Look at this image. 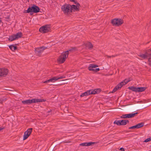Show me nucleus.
Here are the masks:
<instances>
[{
	"label": "nucleus",
	"instance_id": "c9c22d12",
	"mask_svg": "<svg viewBox=\"0 0 151 151\" xmlns=\"http://www.w3.org/2000/svg\"><path fill=\"white\" fill-rule=\"evenodd\" d=\"M100 70V69L99 68H96V69H95V70H94V72H98Z\"/></svg>",
	"mask_w": 151,
	"mask_h": 151
},
{
	"label": "nucleus",
	"instance_id": "4c0bfd02",
	"mask_svg": "<svg viewBox=\"0 0 151 151\" xmlns=\"http://www.w3.org/2000/svg\"><path fill=\"white\" fill-rule=\"evenodd\" d=\"M120 150L122 151H124V149L123 147L121 148Z\"/></svg>",
	"mask_w": 151,
	"mask_h": 151
},
{
	"label": "nucleus",
	"instance_id": "49530a36",
	"mask_svg": "<svg viewBox=\"0 0 151 151\" xmlns=\"http://www.w3.org/2000/svg\"><path fill=\"white\" fill-rule=\"evenodd\" d=\"M108 57H109V58H111V56H108Z\"/></svg>",
	"mask_w": 151,
	"mask_h": 151
},
{
	"label": "nucleus",
	"instance_id": "f03ea898",
	"mask_svg": "<svg viewBox=\"0 0 151 151\" xmlns=\"http://www.w3.org/2000/svg\"><path fill=\"white\" fill-rule=\"evenodd\" d=\"M71 8L70 5L65 4L61 6V9L65 14L68 15L71 13Z\"/></svg>",
	"mask_w": 151,
	"mask_h": 151
},
{
	"label": "nucleus",
	"instance_id": "aec40b11",
	"mask_svg": "<svg viewBox=\"0 0 151 151\" xmlns=\"http://www.w3.org/2000/svg\"><path fill=\"white\" fill-rule=\"evenodd\" d=\"M129 121L127 119H123L121 120V125H125L129 123Z\"/></svg>",
	"mask_w": 151,
	"mask_h": 151
},
{
	"label": "nucleus",
	"instance_id": "b1692460",
	"mask_svg": "<svg viewBox=\"0 0 151 151\" xmlns=\"http://www.w3.org/2000/svg\"><path fill=\"white\" fill-rule=\"evenodd\" d=\"M129 89L135 92H137V87H135L134 86H132L129 87Z\"/></svg>",
	"mask_w": 151,
	"mask_h": 151
},
{
	"label": "nucleus",
	"instance_id": "473e14b6",
	"mask_svg": "<svg viewBox=\"0 0 151 151\" xmlns=\"http://www.w3.org/2000/svg\"><path fill=\"white\" fill-rule=\"evenodd\" d=\"M87 142H84L80 144V145L83 146H87Z\"/></svg>",
	"mask_w": 151,
	"mask_h": 151
},
{
	"label": "nucleus",
	"instance_id": "2f4dec72",
	"mask_svg": "<svg viewBox=\"0 0 151 151\" xmlns=\"http://www.w3.org/2000/svg\"><path fill=\"white\" fill-rule=\"evenodd\" d=\"M151 141V137L147 138L144 141L145 142H147Z\"/></svg>",
	"mask_w": 151,
	"mask_h": 151
},
{
	"label": "nucleus",
	"instance_id": "5701e85b",
	"mask_svg": "<svg viewBox=\"0 0 151 151\" xmlns=\"http://www.w3.org/2000/svg\"><path fill=\"white\" fill-rule=\"evenodd\" d=\"M15 36L14 35H13L9 37V40L10 41H12L14 40H17L15 38Z\"/></svg>",
	"mask_w": 151,
	"mask_h": 151
},
{
	"label": "nucleus",
	"instance_id": "f704fd0d",
	"mask_svg": "<svg viewBox=\"0 0 151 151\" xmlns=\"http://www.w3.org/2000/svg\"><path fill=\"white\" fill-rule=\"evenodd\" d=\"M74 2V4H76V5H78L80 6V4L78 2L76 1L75 0H74V1H73Z\"/></svg>",
	"mask_w": 151,
	"mask_h": 151
},
{
	"label": "nucleus",
	"instance_id": "9d476101",
	"mask_svg": "<svg viewBox=\"0 0 151 151\" xmlns=\"http://www.w3.org/2000/svg\"><path fill=\"white\" fill-rule=\"evenodd\" d=\"M8 73V70L4 68H0V78L5 77Z\"/></svg>",
	"mask_w": 151,
	"mask_h": 151
},
{
	"label": "nucleus",
	"instance_id": "58836bf2",
	"mask_svg": "<svg viewBox=\"0 0 151 151\" xmlns=\"http://www.w3.org/2000/svg\"><path fill=\"white\" fill-rule=\"evenodd\" d=\"M4 128V127H0V131L3 130Z\"/></svg>",
	"mask_w": 151,
	"mask_h": 151
},
{
	"label": "nucleus",
	"instance_id": "cd10ccee",
	"mask_svg": "<svg viewBox=\"0 0 151 151\" xmlns=\"http://www.w3.org/2000/svg\"><path fill=\"white\" fill-rule=\"evenodd\" d=\"M121 118L122 119L129 118V114L122 115L121 116Z\"/></svg>",
	"mask_w": 151,
	"mask_h": 151
},
{
	"label": "nucleus",
	"instance_id": "9b49d317",
	"mask_svg": "<svg viewBox=\"0 0 151 151\" xmlns=\"http://www.w3.org/2000/svg\"><path fill=\"white\" fill-rule=\"evenodd\" d=\"M71 13L78 11L79 9L80 6L78 5H71Z\"/></svg>",
	"mask_w": 151,
	"mask_h": 151
},
{
	"label": "nucleus",
	"instance_id": "ea45409f",
	"mask_svg": "<svg viewBox=\"0 0 151 151\" xmlns=\"http://www.w3.org/2000/svg\"><path fill=\"white\" fill-rule=\"evenodd\" d=\"M52 110H50L48 111H47V112L48 113H50V112L52 111Z\"/></svg>",
	"mask_w": 151,
	"mask_h": 151
},
{
	"label": "nucleus",
	"instance_id": "bb28decb",
	"mask_svg": "<svg viewBox=\"0 0 151 151\" xmlns=\"http://www.w3.org/2000/svg\"><path fill=\"white\" fill-rule=\"evenodd\" d=\"M138 114V112H136L134 113H131V114H129V118H132L134 117L137 114Z\"/></svg>",
	"mask_w": 151,
	"mask_h": 151
},
{
	"label": "nucleus",
	"instance_id": "72a5a7b5",
	"mask_svg": "<svg viewBox=\"0 0 151 151\" xmlns=\"http://www.w3.org/2000/svg\"><path fill=\"white\" fill-rule=\"evenodd\" d=\"M135 128H137V127L136 125L129 127V129H134Z\"/></svg>",
	"mask_w": 151,
	"mask_h": 151
},
{
	"label": "nucleus",
	"instance_id": "6ab92c4d",
	"mask_svg": "<svg viewBox=\"0 0 151 151\" xmlns=\"http://www.w3.org/2000/svg\"><path fill=\"white\" fill-rule=\"evenodd\" d=\"M14 35L15 36V38H16L17 40H18L19 38H21L23 35L22 33L21 32H18L16 34Z\"/></svg>",
	"mask_w": 151,
	"mask_h": 151
},
{
	"label": "nucleus",
	"instance_id": "1a4fd4ad",
	"mask_svg": "<svg viewBox=\"0 0 151 151\" xmlns=\"http://www.w3.org/2000/svg\"><path fill=\"white\" fill-rule=\"evenodd\" d=\"M32 130V128H30L27 129V130L25 131L23 136V139L24 140L26 139L31 134Z\"/></svg>",
	"mask_w": 151,
	"mask_h": 151
},
{
	"label": "nucleus",
	"instance_id": "f257e3e1",
	"mask_svg": "<svg viewBox=\"0 0 151 151\" xmlns=\"http://www.w3.org/2000/svg\"><path fill=\"white\" fill-rule=\"evenodd\" d=\"M45 101L43 99H28L22 101V102L23 104L29 105L33 103L45 102Z\"/></svg>",
	"mask_w": 151,
	"mask_h": 151
},
{
	"label": "nucleus",
	"instance_id": "dca6fc26",
	"mask_svg": "<svg viewBox=\"0 0 151 151\" xmlns=\"http://www.w3.org/2000/svg\"><path fill=\"white\" fill-rule=\"evenodd\" d=\"M132 80V79L131 78H129L127 79H125L124 81L121 82V83L122 85V86L123 85H125L128 82Z\"/></svg>",
	"mask_w": 151,
	"mask_h": 151
},
{
	"label": "nucleus",
	"instance_id": "c756f323",
	"mask_svg": "<svg viewBox=\"0 0 151 151\" xmlns=\"http://www.w3.org/2000/svg\"><path fill=\"white\" fill-rule=\"evenodd\" d=\"M32 12V6L31 7H29L27 10L26 11V12H28V13H29V12Z\"/></svg>",
	"mask_w": 151,
	"mask_h": 151
},
{
	"label": "nucleus",
	"instance_id": "a18cd8bd",
	"mask_svg": "<svg viewBox=\"0 0 151 151\" xmlns=\"http://www.w3.org/2000/svg\"><path fill=\"white\" fill-rule=\"evenodd\" d=\"M115 56H114V55H112V57H114Z\"/></svg>",
	"mask_w": 151,
	"mask_h": 151
},
{
	"label": "nucleus",
	"instance_id": "ddd939ff",
	"mask_svg": "<svg viewBox=\"0 0 151 151\" xmlns=\"http://www.w3.org/2000/svg\"><path fill=\"white\" fill-rule=\"evenodd\" d=\"M98 67L97 65L94 64H90L88 67V69L89 71H94V68Z\"/></svg>",
	"mask_w": 151,
	"mask_h": 151
},
{
	"label": "nucleus",
	"instance_id": "a211bd4d",
	"mask_svg": "<svg viewBox=\"0 0 151 151\" xmlns=\"http://www.w3.org/2000/svg\"><path fill=\"white\" fill-rule=\"evenodd\" d=\"M90 94H91V91L90 90H89L82 93L80 96L81 97H83L84 96L89 95Z\"/></svg>",
	"mask_w": 151,
	"mask_h": 151
},
{
	"label": "nucleus",
	"instance_id": "e433bc0d",
	"mask_svg": "<svg viewBox=\"0 0 151 151\" xmlns=\"http://www.w3.org/2000/svg\"><path fill=\"white\" fill-rule=\"evenodd\" d=\"M148 61L149 62V64L151 65V58H149L148 59Z\"/></svg>",
	"mask_w": 151,
	"mask_h": 151
},
{
	"label": "nucleus",
	"instance_id": "393cba45",
	"mask_svg": "<svg viewBox=\"0 0 151 151\" xmlns=\"http://www.w3.org/2000/svg\"><path fill=\"white\" fill-rule=\"evenodd\" d=\"M86 45V47H87L88 49H91L93 47L92 45L90 42H88L87 43Z\"/></svg>",
	"mask_w": 151,
	"mask_h": 151
},
{
	"label": "nucleus",
	"instance_id": "423d86ee",
	"mask_svg": "<svg viewBox=\"0 0 151 151\" xmlns=\"http://www.w3.org/2000/svg\"><path fill=\"white\" fill-rule=\"evenodd\" d=\"M65 78V76H61L59 77L55 76L52 78L44 82V83H47L50 82H54L58 79H63Z\"/></svg>",
	"mask_w": 151,
	"mask_h": 151
},
{
	"label": "nucleus",
	"instance_id": "412c9836",
	"mask_svg": "<svg viewBox=\"0 0 151 151\" xmlns=\"http://www.w3.org/2000/svg\"><path fill=\"white\" fill-rule=\"evenodd\" d=\"M16 44L15 45H12L9 46V47L12 51H14L17 49V47L15 45H16Z\"/></svg>",
	"mask_w": 151,
	"mask_h": 151
},
{
	"label": "nucleus",
	"instance_id": "39448f33",
	"mask_svg": "<svg viewBox=\"0 0 151 151\" xmlns=\"http://www.w3.org/2000/svg\"><path fill=\"white\" fill-rule=\"evenodd\" d=\"M50 30V25L46 24L41 27L39 29V31L42 33H46L49 32Z\"/></svg>",
	"mask_w": 151,
	"mask_h": 151
},
{
	"label": "nucleus",
	"instance_id": "a19ab883",
	"mask_svg": "<svg viewBox=\"0 0 151 151\" xmlns=\"http://www.w3.org/2000/svg\"><path fill=\"white\" fill-rule=\"evenodd\" d=\"M3 100V99L2 100H0V103H2V101Z\"/></svg>",
	"mask_w": 151,
	"mask_h": 151
},
{
	"label": "nucleus",
	"instance_id": "7c9ffc66",
	"mask_svg": "<svg viewBox=\"0 0 151 151\" xmlns=\"http://www.w3.org/2000/svg\"><path fill=\"white\" fill-rule=\"evenodd\" d=\"M95 143V142H87V146H92Z\"/></svg>",
	"mask_w": 151,
	"mask_h": 151
},
{
	"label": "nucleus",
	"instance_id": "20e7f679",
	"mask_svg": "<svg viewBox=\"0 0 151 151\" xmlns=\"http://www.w3.org/2000/svg\"><path fill=\"white\" fill-rule=\"evenodd\" d=\"M138 56L144 59H147L151 57V50H147L145 54L140 53Z\"/></svg>",
	"mask_w": 151,
	"mask_h": 151
},
{
	"label": "nucleus",
	"instance_id": "37998d69",
	"mask_svg": "<svg viewBox=\"0 0 151 151\" xmlns=\"http://www.w3.org/2000/svg\"><path fill=\"white\" fill-rule=\"evenodd\" d=\"M69 0L72 2L74 1V0Z\"/></svg>",
	"mask_w": 151,
	"mask_h": 151
},
{
	"label": "nucleus",
	"instance_id": "4468645a",
	"mask_svg": "<svg viewBox=\"0 0 151 151\" xmlns=\"http://www.w3.org/2000/svg\"><path fill=\"white\" fill-rule=\"evenodd\" d=\"M91 94H95L96 93H99L101 91V90L100 88H97L95 89L94 90H90Z\"/></svg>",
	"mask_w": 151,
	"mask_h": 151
},
{
	"label": "nucleus",
	"instance_id": "79ce46f5",
	"mask_svg": "<svg viewBox=\"0 0 151 151\" xmlns=\"http://www.w3.org/2000/svg\"><path fill=\"white\" fill-rule=\"evenodd\" d=\"M26 11H27V10H25V11H24V13H28V12H26Z\"/></svg>",
	"mask_w": 151,
	"mask_h": 151
},
{
	"label": "nucleus",
	"instance_id": "4be33fe9",
	"mask_svg": "<svg viewBox=\"0 0 151 151\" xmlns=\"http://www.w3.org/2000/svg\"><path fill=\"white\" fill-rule=\"evenodd\" d=\"M146 89L145 87H137V92H142L145 91Z\"/></svg>",
	"mask_w": 151,
	"mask_h": 151
},
{
	"label": "nucleus",
	"instance_id": "7ed1b4c3",
	"mask_svg": "<svg viewBox=\"0 0 151 151\" xmlns=\"http://www.w3.org/2000/svg\"><path fill=\"white\" fill-rule=\"evenodd\" d=\"M124 22L123 20L120 18H115L111 20V22L113 26H118L122 24Z\"/></svg>",
	"mask_w": 151,
	"mask_h": 151
},
{
	"label": "nucleus",
	"instance_id": "a878e982",
	"mask_svg": "<svg viewBox=\"0 0 151 151\" xmlns=\"http://www.w3.org/2000/svg\"><path fill=\"white\" fill-rule=\"evenodd\" d=\"M144 123L143 122H141L140 123H139L137 124L136 127L137 128H139L141 127H142L144 126Z\"/></svg>",
	"mask_w": 151,
	"mask_h": 151
},
{
	"label": "nucleus",
	"instance_id": "0eeeda50",
	"mask_svg": "<svg viewBox=\"0 0 151 151\" xmlns=\"http://www.w3.org/2000/svg\"><path fill=\"white\" fill-rule=\"evenodd\" d=\"M68 57V56L67 54H66L63 52L60 56L58 60V61L59 63H63L65 61L66 59Z\"/></svg>",
	"mask_w": 151,
	"mask_h": 151
},
{
	"label": "nucleus",
	"instance_id": "2eb2a0df",
	"mask_svg": "<svg viewBox=\"0 0 151 151\" xmlns=\"http://www.w3.org/2000/svg\"><path fill=\"white\" fill-rule=\"evenodd\" d=\"M122 86L121 83L118 84L117 86H115L111 92L112 93H114L116 92L118 89L121 88Z\"/></svg>",
	"mask_w": 151,
	"mask_h": 151
},
{
	"label": "nucleus",
	"instance_id": "c85d7f7f",
	"mask_svg": "<svg viewBox=\"0 0 151 151\" xmlns=\"http://www.w3.org/2000/svg\"><path fill=\"white\" fill-rule=\"evenodd\" d=\"M114 124H116V125L118 126L121 125V120H115L114 122Z\"/></svg>",
	"mask_w": 151,
	"mask_h": 151
},
{
	"label": "nucleus",
	"instance_id": "f8f14e48",
	"mask_svg": "<svg viewBox=\"0 0 151 151\" xmlns=\"http://www.w3.org/2000/svg\"><path fill=\"white\" fill-rule=\"evenodd\" d=\"M32 12L36 13H38L39 12L40 8L38 6L33 5L32 6Z\"/></svg>",
	"mask_w": 151,
	"mask_h": 151
},
{
	"label": "nucleus",
	"instance_id": "c03bdc74",
	"mask_svg": "<svg viewBox=\"0 0 151 151\" xmlns=\"http://www.w3.org/2000/svg\"><path fill=\"white\" fill-rule=\"evenodd\" d=\"M1 22V19L0 18V22Z\"/></svg>",
	"mask_w": 151,
	"mask_h": 151
},
{
	"label": "nucleus",
	"instance_id": "6e6552de",
	"mask_svg": "<svg viewBox=\"0 0 151 151\" xmlns=\"http://www.w3.org/2000/svg\"><path fill=\"white\" fill-rule=\"evenodd\" d=\"M47 47L44 46L36 48L35 49V53L38 56L40 55L44 50Z\"/></svg>",
	"mask_w": 151,
	"mask_h": 151
},
{
	"label": "nucleus",
	"instance_id": "f3484780",
	"mask_svg": "<svg viewBox=\"0 0 151 151\" xmlns=\"http://www.w3.org/2000/svg\"><path fill=\"white\" fill-rule=\"evenodd\" d=\"M77 50V48L76 47H73L68 50H67L64 52L66 54H67L68 56L69 54V52H73L75 51L76 50Z\"/></svg>",
	"mask_w": 151,
	"mask_h": 151
}]
</instances>
